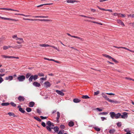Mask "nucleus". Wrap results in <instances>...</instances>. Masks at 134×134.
<instances>
[{"label": "nucleus", "instance_id": "nucleus-49", "mask_svg": "<svg viewBox=\"0 0 134 134\" xmlns=\"http://www.w3.org/2000/svg\"><path fill=\"white\" fill-rule=\"evenodd\" d=\"M99 93V91H98L96 92H94V95H97Z\"/></svg>", "mask_w": 134, "mask_h": 134}, {"label": "nucleus", "instance_id": "nucleus-64", "mask_svg": "<svg viewBox=\"0 0 134 134\" xmlns=\"http://www.w3.org/2000/svg\"><path fill=\"white\" fill-rule=\"evenodd\" d=\"M60 127L63 129L64 128V126L63 125H61L60 126Z\"/></svg>", "mask_w": 134, "mask_h": 134}, {"label": "nucleus", "instance_id": "nucleus-9", "mask_svg": "<svg viewBox=\"0 0 134 134\" xmlns=\"http://www.w3.org/2000/svg\"><path fill=\"white\" fill-rule=\"evenodd\" d=\"M111 118L113 119H115L116 114L114 112H111L109 113Z\"/></svg>", "mask_w": 134, "mask_h": 134}, {"label": "nucleus", "instance_id": "nucleus-45", "mask_svg": "<svg viewBox=\"0 0 134 134\" xmlns=\"http://www.w3.org/2000/svg\"><path fill=\"white\" fill-rule=\"evenodd\" d=\"M10 104L13 107H15L16 106V104L13 102H11Z\"/></svg>", "mask_w": 134, "mask_h": 134}, {"label": "nucleus", "instance_id": "nucleus-8", "mask_svg": "<svg viewBox=\"0 0 134 134\" xmlns=\"http://www.w3.org/2000/svg\"><path fill=\"white\" fill-rule=\"evenodd\" d=\"M18 99L19 101L20 102H21L24 101L25 99V98L24 97V96H19V97H18Z\"/></svg>", "mask_w": 134, "mask_h": 134}, {"label": "nucleus", "instance_id": "nucleus-48", "mask_svg": "<svg viewBox=\"0 0 134 134\" xmlns=\"http://www.w3.org/2000/svg\"><path fill=\"white\" fill-rule=\"evenodd\" d=\"M64 132V130H60L59 132L58 133V134H63Z\"/></svg>", "mask_w": 134, "mask_h": 134}, {"label": "nucleus", "instance_id": "nucleus-6", "mask_svg": "<svg viewBox=\"0 0 134 134\" xmlns=\"http://www.w3.org/2000/svg\"><path fill=\"white\" fill-rule=\"evenodd\" d=\"M16 42L17 43L20 44L23 43L24 42V41L23 38H18Z\"/></svg>", "mask_w": 134, "mask_h": 134}, {"label": "nucleus", "instance_id": "nucleus-59", "mask_svg": "<svg viewBox=\"0 0 134 134\" xmlns=\"http://www.w3.org/2000/svg\"><path fill=\"white\" fill-rule=\"evenodd\" d=\"M5 71V70L4 69H1L0 70V72L2 73L4 72Z\"/></svg>", "mask_w": 134, "mask_h": 134}, {"label": "nucleus", "instance_id": "nucleus-29", "mask_svg": "<svg viewBox=\"0 0 134 134\" xmlns=\"http://www.w3.org/2000/svg\"><path fill=\"white\" fill-rule=\"evenodd\" d=\"M10 103H3L1 104L2 106H7L9 105Z\"/></svg>", "mask_w": 134, "mask_h": 134}, {"label": "nucleus", "instance_id": "nucleus-21", "mask_svg": "<svg viewBox=\"0 0 134 134\" xmlns=\"http://www.w3.org/2000/svg\"><path fill=\"white\" fill-rule=\"evenodd\" d=\"M117 21L118 23L121 24V25H123L124 26H125L124 23L121 20H117Z\"/></svg>", "mask_w": 134, "mask_h": 134}, {"label": "nucleus", "instance_id": "nucleus-41", "mask_svg": "<svg viewBox=\"0 0 134 134\" xmlns=\"http://www.w3.org/2000/svg\"><path fill=\"white\" fill-rule=\"evenodd\" d=\"M94 128L96 131H99L100 130V129L97 127H95Z\"/></svg>", "mask_w": 134, "mask_h": 134}, {"label": "nucleus", "instance_id": "nucleus-13", "mask_svg": "<svg viewBox=\"0 0 134 134\" xmlns=\"http://www.w3.org/2000/svg\"><path fill=\"white\" fill-rule=\"evenodd\" d=\"M66 2L67 3H73L74 2H77L78 1L76 0H67L66 1L64 2Z\"/></svg>", "mask_w": 134, "mask_h": 134}, {"label": "nucleus", "instance_id": "nucleus-42", "mask_svg": "<svg viewBox=\"0 0 134 134\" xmlns=\"http://www.w3.org/2000/svg\"><path fill=\"white\" fill-rule=\"evenodd\" d=\"M38 75L39 76H44V74L42 73H38Z\"/></svg>", "mask_w": 134, "mask_h": 134}, {"label": "nucleus", "instance_id": "nucleus-44", "mask_svg": "<svg viewBox=\"0 0 134 134\" xmlns=\"http://www.w3.org/2000/svg\"><path fill=\"white\" fill-rule=\"evenodd\" d=\"M46 128L48 130V131H51V127L49 126H47L46 127Z\"/></svg>", "mask_w": 134, "mask_h": 134}, {"label": "nucleus", "instance_id": "nucleus-52", "mask_svg": "<svg viewBox=\"0 0 134 134\" xmlns=\"http://www.w3.org/2000/svg\"><path fill=\"white\" fill-rule=\"evenodd\" d=\"M106 94L108 95H115V94L114 93H106Z\"/></svg>", "mask_w": 134, "mask_h": 134}, {"label": "nucleus", "instance_id": "nucleus-53", "mask_svg": "<svg viewBox=\"0 0 134 134\" xmlns=\"http://www.w3.org/2000/svg\"><path fill=\"white\" fill-rule=\"evenodd\" d=\"M40 118H41L42 119H46L47 118V117H43L42 116H40Z\"/></svg>", "mask_w": 134, "mask_h": 134}, {"label": "nucleus", "instance_id": "nucleus-3", "mask_svg": "<svg viewBox=\"0 0 134 134\" xmlns=\"http://www.w3.org/2000/svg\"><path fill=\"white\" fill-rule=\"evenodd\" d=\"M25 78V76L24 75H21L17 77L18 80L19 82H22L24 81Z\"/></svg>", "mask_w": 134, "mask_h": 134}, {"label": "nucleus", "instance_id": "nucleus-40", "mask_svg": "<svg viewBox=\"0 0 134 134\" xmlns=\"http://www.w3.org/2000/svg\"><path fill=\"white\" fill-rule=\"evenodd\" d=\"M12 38L14 39H15L17 40L18 38L17 36L16 35H13L12 36Z\"/></svg>", "mask_w": 134, "mask_h": 134}, {"label": "nucleus", "instance_id": "nucleus-56", "mask_svg": "<svg viewBox=\"0 0 134 134\" xmlns=\"http://www.w3.org/2000/svg\"><path fill=\"white\" fill-rule=\"evenodd\" d=\"M3 81V78L1 77H0V83H2Z\"/></svg>", "mask_w": 134, "mask_h": 134}, {"label": "nucleus", "instance_id": "nucleus-18", "mask_svg": "<svg viewBox=\"0 0 134 134\" xmlns=\"http://www.w3.org/2000/svg\"><path fill=\"white\" fill-rule=\"evenodd\" d=\"M60 116V113L59 112H57V116L56 117L57 122H59V119Z\"/></svg>", "mask_w": 134, "mask_h": 134}, {"label": "nucleus", "instance_id": "nucleus-43", "mask_svg": "<svg viewBox=\"0 0 134 134\" xmlns=\"http://www.w3.org/2000/svg\"><path fill=\"white\" fill-rule=\"evenodd\" d=\"M19 111L22 113H24L25 111L23 110V109L21 108H20L19 109Z\"/></svg>", "mask_w": 134, "mask_h": 134}, {"label": "nucleus", "instance_id": "nucleus-26", "mask_svg": "<svg viewBox=\"0 0 134 134\" xmlns=\"http://www.w3.org/2000/svg\"><path fill=\"white\" fill-rule=\"evenodd\" d=\"M35 18H48V16H36L34 17Z\"/></svg>", "mask_w": 134, "mask_h": 134}, {"label": "nucleus", "instance_id": "nucleus-39", "mask_svg": "<svg viewBox=\"0 0 134 134\" xmlns=\"http://www.w3.org/2000/svg\"><path fill=\"white\" fill-rule=\"evenodd\" d=\"M33 79L34 80H36L38 78V75H35L34 76H33Z\"/></svg>", "mask_w": 134, "mask_h": 134}, {"label": "nucleus", "instance_id": "nucleus-4", "mask_svg": "<svg viewBox=\"0 0 134 134\" xmlns=\"http://www.w3.org/2000/svg\"><path fill=\"white\" fill-rule=\"evenodd\" d=\"M23 19L25 20H31V21H34L38 20L40 21H48L49 20L48 19H26L24 18H23Z\"/></svg>", "mask_w": 134, "mask_h": 134}, {"label": "nucleus", "instance_id": "nucleus-55", "mask_svg": "<svg viewBox=\"0 0 134 134\" xmlns=\"http://www.w3.org/2000/svg\"><path fill=\"white\" fill-rule=\"evenodd\" d=\"M96 109L99 111H102V109L99 108H98Z\"/></svg>", "mask_w": 134, "mask_h": 134}, {"label": "nucleus", "instance_id": "nucleus-62", "mask_svg": "<svg viewBox=\"0 0 134 134\" xmlns=\"http://www.w3.org/2000/svg\"><path fill=\"white\" fill-rule=\"evenodd\" d=\"M101 118L102 119V120L103 121H104V120L106 119L104 117H102Z\"/></svg>", "mask_w": 134, "mask_h": 134}, {"label": "nucleus", "instance_id": "nucleus-30", "mask_svg": "<svg viewBox=\"0 0 134 134\" xmlns=\"http://www.w3.org/2000/svg\"><path fill=\"white\" fill-rule=\"evenodd\" d=\"M115 131V130L114 129H112L110 130L109 131V132L110 133H114Z\"/></svg>", "mask_w": 134, "mask_h": 134}, {"label": "nucleus", "instance_id": "nucleus-27", "mask_svg": "<svg viewBox=\"0 0 134 134\" xmlns=\"http://www.w3.org/2000/svg\"><path fill=\"white\" fill-rule=\"evenodd\" d=\"M53 129L56 132H58L59 131V128L58 127H54Z\"/></svg>", "mask_w": 134, "mask_h": 134}, {"label": "nucleus", "instance_id": "nucleus-5", "mask_svg": "<svg viewBox=\"0 0 134 134\" xmlns=\"http://www.w3.org/2000/svg\"><path fill=\"white\" fill-rule=\"evenodd\" d=\"M103 55L105 57H106L108 58L109 59H111L114 62L116 63H118V62L117 61H116L115 59L112 57L111 56L108 55H107L105 54H103Z\"/></svg>", "mask_w": 134, "mask_h": 134}, {"label": "nucleus", "instance_id": "nucleus-23", "mask_svg": "<svg viewBox=\"0 0 134 134\" xmlns=\"http://www.w3.org/2000/svg\"><path fill=\"white\" fill-rule=\"evenodd\" d=\"M71 37L79 39L81 41H83L84 40H83L82 38H81L77 36H71Z\"/></svg>", "mask_w": 134, "mask_h": 134}, {"label": "nucleus", "instance_id": "nucleus-63", "mask_svg": "<svg viewBox=\"0 0 134 134\" xmlns=\"http://www.w3.org/2000/svg\"><path fill=\"white\" fill-rule=\"evenodd\" d=\"M0 18H1L5 20H6V18L3 17H2L1 16H0Z\"/></svg>", "mask_w": 134, "mask_h": 134}, {"label": "nucleus", "instance_id": "nucleus-61", "mask_svg": "<svg viewBox=\"0 0 134 134\" xmlns=\"http://www.w3.org/2000/svg\"><path fill=\"white\" fill-rule=\"evenodd\" d=\"M15 14L19 15H22V16H25L24 14Z\"/></svg>", "mask_w": 134, "mask_h": 134}, {"label": "nucleus", "instance_id": "nucleus-15", "mask_svg": "<svg viewBox=\"0 0 134 134\" xmlns=\"http://www.w3.org/2000/svg\"><path fill=\"white\" fill-rule=\"evenodd\" d=\"M0 9H3V10H10L17 11L18 12H19V11L18 10H17L13 9H8V8H0Z\"/></svg>", "mask_w": 134, "mask_h": 134}, {"label": "nucleus", "instance_id": "nucleus-33", "mask_svg": "<svg viewBox=\"0 0 134 134\" xmlns=\"http://www.w3.org/2000/svg\"><path fill=\"white\" fill-rule=\"evenodd\" d=\"M33 75H32L30 76V77L29 79V81L30 82H31V81H32L33 79Z\"/></svg>", "mask_w": 134, "mask_h": 134}, {"label": "nucleus", "instance_id": "nucleus-31", "mask_svg": "<svg viewBox=\"0 0 134 134\" xmlns=\"http://www.w3.org/2000/svg\"><path fill=\"white\" fill-rule=\"evenodd\" d=\"M40 46L41 47H48L49 46V45L46 44H40Z\"/></svg>", "mask_w": 134, "mask_h": 134}, {"label": "nucleus", "instance_id": "nucleus-32", "mask_svg": "<svg viewBox=\"0 0 134 134\" xmlns=\"http://www.w3.org/2000/svg\"><path fill=\"white\" fill-rule=\"evenodd\" d=\"M8 114L10 116H12L14 117H15L16 116L14 114L12 113L9 112L8 113Z\"/></svg>", "mask_w": 134, "mask_h": 134}, {"label": "nucleus", "instance_id": "nucleus-28", "mask_svg": "<svg viewBox=\"0 0 134 134\" xmlns=\"http://www.w3.org/2000/svg\"><path fill=\"white\" fill-rule=\"evenodd\" d=\"M82 98L84 99L90 98L87 95H83L82 97Z\"/></svg>", "mask_w": 134, "mask_h": 134}, {"label": "nucleus", "instance_id": "nucleus-60", "mask_svg": "<svg viewBox=\"0 0 134 134\" xmlns=\"http://www.w3.org/2000/svg\"><path fill=\"white\" fill-rule=\"evenodd\" d=\"M80 16H82V17H84L86 18H88V16H86L83 15H80Z\"/></svg>", "mask_w": 134, "mask_h": 134}, {"label": "nucleus", "instance_id": "nucleus-16", "mask_svg": "<svg viewBox=\"0 0 134 134\" xmlns=\"http://www.w3.org/2000/svg\"><path fill=\"white\" fill-rule=\"evenodd\" d=\"M22 47V45H16V46H13V47H12L13 48L16 49H19Z\"/></svg>", "mask_w": 134, "mask_h": 134}, {"label": "nucleus", "instance_id": "nucleus-20", "mask_svg": "<svg viewBox=\"0 0 134 134\" xmlns=\"http://www.w3.org/2000/svg\"><path fill=\"white\" fill-rule=\"evenodd\" d=\"M35 104V103L33 102H31L29 103V106L31 107H33Z\"/></svg>", "mask_w": 134, "mask_h": 134}, {"label": "nucleus", "instance_id": "nucleus-47", "mask_svg": "<svg viewBox=\"0 0 134 134\" xmlns=\"http://www.w3.org/2000/svg\"><path fill=\"white\" fill-rule=\"evenodd\" d=\"M108 114V113L107 112H103L99 113V115H106Z\"/></svg>", "mask_w": 134, "mask_h": 134}, {"label": "nucleus", "instance_id": "nucleus-1", "mask_svg": "<svg viewBox=\"0 0 134 134\" xmlns=\"http://www.w3.org/2000/svg\"><path fill=\"white\" fill-rule=\"evenodd\" d=\"M102 96L104 98L105 100L108 101L109 102L116 104L119 103V102L118 101L116 100L114 101L109 99L107 97V96L104 93H102Z\"/></svg>", "mask_w": 134, "mask_h": 134}, {"label": "nucleus", "instance_id": "nucleus-58", "mask_svg": "<svg viewBox=\"0 0 134 134\" xmlns=\"http://www.w3.org/2000/svg\"><path fill=\"white\" fill-rule=\"evenodd\" d=\"M37 113L39 114L41 113V111H40V110L38 109H37Z\"/></svg>", "mask_w": 134, "mask_h": 134}, {"label": "nucleus", "instance_id": "nucleus-37", "mask_svg": "<svg viewBox=\"0 0 134 134\" xmlns=\"http://www.w3.org/2000/svg\"><path fill=\"white\" fill-rule=\"evenodd\" d=\"M31 73H28L26 74V77L27 79H28L30 76H31Z\"/></svg>", "mask_w": 134, "mask_h": 134}, {"label": "nucleus", "instance_id": "nucleus-57", "mask_svg": "<svg viewBox=\"0 0 134 134\" xmlns=\"http://www.w3.org/2000/svg\"><path fill=\"white\" fill-rule=\"evenodd\" d=\"M41 125H42L43 127H45L46 126V124L45 123L43 122L42 123Z\"/></svg>", "mask_w": 134, "mask_h": 134}, {"label": "nucleus", "instance_id": "nucleus-25", "mask_svg": "<svg viewBox=\"0 0 134 134\" xmlns=\"http://www.w3.org/2000/svg\"><path fill=\"white\" fill-rule=\"evenodd\" d=\"M81 101L80 100L77 98H75L74 99L73 101L76 103H79Z\"/></svg>", "mask_w": 134, "mask_h": 134}, {"label": "nucleus", "instance_id": "nucleus-38", "mask_svg": "<svg viewBox=\"0 0 134 134\" xmlns=\"http://www.w3.org/2000/svg\"><path fill=\"white\" fill-rule=\"evenodd\" d=\"M125 15L124 14H122L121 13H119V17H121L123 18L125 17Z\"/></svg>", "mask_w": 134, "mask_h": 134}, {"label": "nucleus", "instance_id": "nucleus-10", "mask_svg": "<svg viewBox=\"0 0 134 134\" xmlns=\"http://www.w3.org/2000/svg\"><path fill=\"white\" fill-rule=\"evenodd\" d=\"M44 84L45 85V86L46 88H48L50 87L51 86V84L48 81H46L44 82Z\"/></svg>", "mask_w": 134, "mask_h": 134}, {"label": "nucleus", "instance_id": "nucleus-51", "mask_svg": "<svg viewBox=\"0 0 134 134\" xmlns=\"http://www.w3.org/2000/svg\"><path fill=\"white\" fill-rule=\"evenodd\" d=\"M3 49L4 50H6L8 49V46H4L3 47Z\"/></svg>", "mask_w": 134, "mask_h": 134}, {"label": "nucleus", "instance_id": "nucleus-35", "mask_svg": "<svg viewBox=\"0 0 134 134\" xmlns=\"http://www.w3.org/2000/svg\"><path fill=\"white\" fill-rule=\"evenodd\" d=\"M34 118L36 120H37L40 122L41 121V120L37 116H34Z\"/></svg>", "mask_w": 134, "mask_h": 134}, {"label": "nucleus", "instance_id": "nucleus-12", "mask_svg": "<svg viewBox=\"0 0 134 134\" xmlns=\"http://www.w3.org/2000/svg\"><path fill=\"white\" fill-rule=\"evenodd\" d=\"M56 92L59 95L61 96H63L64 95V93L62 91H59V90H56Z\"/></svg>", "mask_w": 134, "mask_h": 134}, {"label": "nucleus", "instance_id": "nucleus-2", "mask_svg": "<svg viewBox=\"0 0 134 134\" xmlns=\"http://www.w3.org/2000/svg\"><path fill=\"white\" fill-rule=\"evenodd\" d=\"M1 57L3 58H7V59H10V58H16L17 59H19V57H15L14 56H8L6 55H1Z\"/></svg>", "mask_w": 134, "mask_h": 134}, {"label": "nucleus", "instance_id": "nucleus-19", "mask_svg": "<svg viewBox=\"0 0 134 134\" xmlns=\"http://www.w3.org/2000/svg\"><path fill=\"white\" fill-rule=\"evenodd\" d=\"M52 4H53V3L44 4H41L40 5L37 6V7H42V6H43V5H52Z\"/></svg>", "mask_w": 134, "mask_h": 134}, {"label": "nucleus", "instance_id": "nucleus-14", "mask_svg": "<svg viewBox=\"0 0 134 134\" xmlns=\"http://www.w3.org/2000/svg\"><path fill=\"white\" fill-rule=\"evenodd\" d=\"M13 79V76H9L8 77H6L5 79L6 80H9L10 81L12 80Z\"/></svg>", "mask_w": 134, "mask_h": 134}, {"label": "nucleus", "instance_id": "nucleus-22", "mask_svg": "<svg viewBox=\"0 0 134 134\" xmlns=\"http://www.w3.org/2000/svg\"><path fill=\"white\" fill-rule=\"evenodd\" d=\"M52 123L50 121H48V122H47L46 124L47 125H48V126H49L50 127H51V129H53V127H51V125H52Z\"/></svg>", "mask_w": 134, "mask_h": 134}, {"label": "nucleus", "instance_id": "nucleus-24", "mask_svg": "<svg viewBox=\"0 0 134 134\" xmlns=\"http://www.w3.org/2000/svg\"><path fill=\"white\" fill-rule=\"evenodd\" d=\"M68 125L72 127L74 125V123L73 122L71 121L69 122Z\"/></svg>", "mask_w": 134, "mask_h": 134}, {"label": "nucleus", "instance_id": "nucleus-34", "mask_svg": "<svg viewBox=\"0 0 134 134\" xmlns=\"http://www.w3.org/2000/svg\"><path fill=\"white\" fill-rule=\"evenodd\" d=\"M6 20H11L14 21H18V20H16V19H10V18H6Z\"/></svg>", "mask_w": 134, "mask_h": 134}, {"label": "nucleus", "instance_id": "nucleus-46", "mask_svg": "<svg viewBox=\"0 0 134 134\" xmlns=\"http://www.w3.org/2000/svg\"><path fill=\"white\" fill-rule=\"evenodd\" d=\"M119 13H114L112 14V15L115 16H118L119 17Z\"/></svg>", "mask_w": 134, "mask_h": 134}, {"label": "nucleus", "instance_id": "nucleus-54", "mask_svg": "<svg viewBox=\"0 0 134 134\" xmlns=\"http://www.w3.org/2000/svg\"><path fill=\"white\" fill-rule=\"evenodd\" d=\"M97 7L99 9H100L101 10H103L106 11V9H104V8H100L99 7V6H97Z\"/></svg>", "mask_w": 134, "mask_h": 134}, {"label": "nucleus", "instance_id": "nucleus-7", "mask_svg": "<svg viewBox=\"0 0 134 134\" xmlns=\"http://www.w3.org/2000/svg\"><path fill=\"white\" fill-rule=\"evenodd\" d=\"M123 114L122 115H121V118L122 119H126L127 118L128 115H127V113L126 112H124L122 113Z\"/></svg>", "mask_w": 134, "mask_h": 134}, {"label": "nucleus", "instance_id": "nucleus-17", "mask_svg": "<svg viewBox=\"0 0 134 134\" xmlns=\"http://www.w3.org/2000/svg\"><path fill=\"white\" fill-rule=\"evenodd\" d=\"M121 116V114L120 113H118L115 114V119H118L120 118V117Z\"/></svg>", "mask_w": 134, "mask_h": 134}, {"label": "nucleus", "instance_id": "nucleus-36", "mask_svg": "<svg viewBox=\"0 0 134 134\" xmlns=\"http://www.w3.org/2000/svg\"><path fill=\"white\" fill-rule=\"evenodd\" d=\"M27 111L28 112H30L31 111V109L30 108H27L26 109Z\"/></svg>", "mask_w": 134, "mask_h": 134}, {"label": "nucleus", "instance_id": "nucleus-11", "mask_svg": "<svg viewBox=\"0 0 134 134\" xmlns=\"http://www.w3.org/2000/svg\"><path fill=\"white\" fill-rule=\"evenodd\" d=\"M33 85L36 87H39L40 86V84L37 82H35L33 83Z\"/></svg>", "mask_w": 134, "mask_h": 134}, {"label": "nucleus", "instance_id": "nucleus-50", "mask_svg": "<svg viewBox=\"0 0 134 134\" xmlns=\"http://www.w3.org/2000/svg\"><path fill=\"white\" fill-rule=\"evenodd\" d=\"M117 126L119 127H120L121 126V122H118L117 123Z\"/></svg>", "mask_w": 134, "mask_h": 134}]
</instances>
